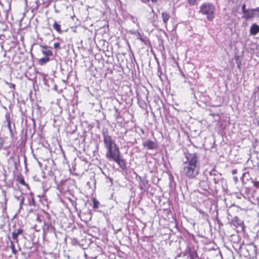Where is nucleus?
Listing matches in <instances>:
<instances>
[{
  "mask_svg": "<svg viewBox=\"0 0 259 259\" xmlns=\"http://www.w3.org/2000/svg\"><path fill=\"white\" fill-rule=\"evenodd\" d=\"M254 186H256V187H257L259 186V182H256L255 183H254Z\"/></svg>",
  "mask_w": 259,
  "mask_h": 259,
  "instance_id": "7c9ffc66",
  "label": "nucleus"
},
{
  "mask_svg": "<svg viewBox=\"0 0 259 259\" xmlns=\"http://www.w3.org/2000/svg\"><path fill=\"white\" fill-rule=\"evenodd\" d=\"M185 157L186 161H184L183 165L195 166L196 167H200V164L198 160V157L195 153H185Z\"/></svg>",
  "mask_w": 259,
  "mask_h": 259,
  "instance_id": "7ed1b4c3",
  "label": "nucleus"
},
{
  "mask_svg": "<svg viewBox=\"0 0 259 259\" xmlns=\"http://www.w3.org/2000/svg\"><path fill=\"white\" fill-rule=\"evenodd\" d=\"M237 172V170L236 169H233L232 171H231V173L232 175H234L235 174H236Z\"/></svg>",
  "mask_w": 259,
  "mask_h": 259,
  "instance_id": "bb28decb",
  "label": "nucleus"
},
{
  "mask_svg": "<svg viewBox=\"0 0 259 259\" xmlns=\"http://www.w3.org/2000/svg\"><path fill=\"white\" fill-rule=\"evenodd\" d=\"M22 233L23 230L21 229H19L16 230H15L12 233V238L15 241L16 243H18V236L19 235L21 234Z\"/></svg>",
  "mask_w": 259,
  "mask_h": 259,
  "instance_id": "ddd939ff",
  "label": "nucleus"
},
{
  "mask_svg": "<svg viewBox=\"0 0 259 259\" xmlns=\"http://www.w3.org/2000/svg\"><path fill=\"white\" fill-rule=\"evenodd\" d=\"M151 1H152V2L154 3L157 2V0H151Z\"/></svg>",
  "mask_w": 259,
  "mask_h": 259,
  "instance_id": "72a5a7b5",
  "label": "nucleus"
},
{
  "mask_svg": "<svg viewBox=\"0 0 259 259\" xmlns=\"http://www.w3.org/2000/svg\"><path fill=\"white\" fill-rule=\"evenodd\" d=\"M231 224L236 229L240 228L242 231L244 229V224L243 221L239 219L237 216L234 217L232 221Z\"/></svg>",
  "mask_w": 259,
  "mask_h": 259,
  "instance_id": "423d86ee",
  "label": "nucleus"
},
{
  "mask_svg": "<svg viewBox=\"0 0 259 259\" xmlns=\"http://www.w3.org/2000/svg\"><path fill=\"white\" fill-rule=\"evenodd\" d=\"M103 137V141L105 147L109 148L116 145L115 142L112 139L111 137L109 135L107 128H103L102 132Z\"/></svg>",
  "mask_w": 259,
  "mask_h": 259,
  "instance_id": "20e7f679",
  "label": "nucleus"
},
{
  "mask_svg": "<svg viewBox=\"0 0 259 259\" xmlns=\"http://www.w3.org/2000/svg\"><path fill=\"white\" fill-rule=\"evenodd\" d=\"M20 183L23 185H25V182L23 179L21 180Z\"/></svg>",
  "mask_w": 259,
  "mask_h": 259,
  "instance_id": "cd10ccee",
  "label": "nucleus"
},
{
  "mask_svg": "<svg viewBox=\"0 0 259 259\" xmlns=\"http://www.w3.org/2000/svg\"><path fill=\"white\" fill-rule=\"evenodd\" d=\"M214 7L210 3L203 4L200 8V13L206 15L207 19L210 21L214 18Z\"/></svg>",
  "mask_w": 259,
  "mask_h": 259,
  "instance_id": "f257e3e1",
  "label": "nucleus"
},
{
  "mask_svg": "<svg viewBox=\"0 0 259 259\" xmlns=\"http://www.w3.org/2000/svg\"><path fill=\"white\" fill-rule=\"evenodd\" d=\"M209 176L212 178L213 181L215 184H219L222 179V175L214 169L209 172Z\"/></svg>",
  "mask_w": 259,
  "mask_h": 259,
  "instance_id": "0eeeda50",
  "label": "nucleus"
},
{
  "mask_svg": "<svg viewBox=\"0 0 259 259\" xmlns=\"http://www.w3.org/2000/svg\"><path fill=\"white\" fill-rule=\"evenodd\" d=\"M161 18L165 27H167V22L170 19V15L166 12H163L161 13Z\"/></svg>",
  "mask_w": 259,
  "mask_h": 259,
  "instance_id": "f8f14e48",
  "label": "nucleus"
},
{
  "mask_svg": "<svg viewBox=\"0 0 259 259\" xmlns=\"http://www.w3.org/2000/svg\"><path fill=\"white\" fill-rule=\"evenodd\" d=\"M93 208L94 209L98 208L99 204V202L95 198L93 199Z\"/></svg>",
  "mask_w": 259,
  "mask_h": 259,
  "instance_id": "aec40b11",
  "label": "nucleus"
},
{
  "mask_svg": "<svg viewBox=\"0 0 259 259\" xmlns=\"http://www.w3.org/2000/svg\"><path fill=\"white\" fill-rule=\"evenodd\" d=\"M54 47L56 49H60V44L59 42H56L54 44Z\"/></svg>",
  "mask_w": 259,
  "mask_h": 259,
  "instance_id": "4be33fe9",
  "label": "nucleus"
},
{
  "mask_svg": "<svg viewBox=\"0 0 259 259\" xmlns=\"http://www.w3.org/2000/svg\"><path fill=\"white\" fill-rule=\"evenodd\" d=\"M200 167L183 165L182 172L189 179L195 178L199 174Z\"/></svg>",
  "mask_w": 259,
  "mask_h": 259,
  "instance_id": "f03ea898",
  "label": "nucleus"
},
{
  "mask_svg": "<svg viewBox=\"0 0 259 259\" xmlns=\"http://www.w3.org/2000/svg\"><path fill=\"white\" fill-rule=\"evenodd\" d=\"M24 198L23 197L20 199V205L21 206L23 205V204L24 203Z\"/></svg>",
  "mask_w": 259,
  "mask_h": 259,
  "instance_id": "393cba45",
  "label": "nucleus"
},
{
  "mask_svg": "<svg viewBox=\"0 0 259 259\" xmlns=\"http://www.w3.org/2000/svg\"><path fill=\"white\" fill-rule=\"evenodd\" d=\"M113 160L118 164L119 166L122 169L125 170L126 168V162L125 160L120 158V156L117 157Z\"/></svg>",
  "mask_w": 259,
  "mask_h": 259,
  "instance_id": "9d476101",
  "label": "nucleus"
},
{
  "mask_svg": "<svg viewBox=\"0 0 259 259\" xmlns=\"http://www.w3.org/2000/svg\"><path fill=\"white\" fill-rule=\"evenodd\" d=\"M10 248H11L12 253L13 254H16L17 253V251L15 248L14 243L12 240L10 241Z\"/></svg>",
  "mask_w": 259,
  "mask_h": 259,
  "instance_id": "a211bd4d",
  "label": "nucleus"
},
{
  "mask_svg": "<svg viewBox=\"0 0 259 259\" xmlns=\"http://www.w3.org/2000/svg\"><path fill=\"white\" fill-rule=\"evenodd\" d=\"M40 47L43 49L41 52L44 55L46 56H51L53 55L52 52L50 50H48V46L40 45Z\"/></svg>",
  "mask_w": 259,
  "mask_h": 259,
  "instance_id": "2eb2a0df",
  "label": "nucleus"
},
{
  "mask_svg": "<svg viewBox=\"0 0 259 259\" xmlns=\"http://www.w3.org/2000/svg\"><path fill=\"white\" fill-rule=\"evenodd\" d=\"M53 28L58 32L61 33L62 32V30L61 29L60 25L57 23L56 21H55L53 24Z\"/></svg>",
  "mask_w": 259,
  "mask_h": 259,
  "instance_id": "f3484780",
  "label": "nucleus"
},
{
  "mask_svg": "<svg viewBox=\"0 0 259 259\" xmlns=\"http://www.w3.org/2000/svg\"><path fill=\"white\" fill-rule=\"evenodd\" d=\"M50 60L48 57L42 58L39 60V63L40 65H42L44 64L47 63Z\"/></svg>",
  "mask_w": 259,
  "mask_h": 259,
  "instance_id": "6ab92c4d",
  "label": "nucleus"
},
{
  "mask_svg": "<svg viewBox=\"0 0 259 259\" xmlns=\"http://www.w3.org/2000/svg\"><path fill=\"white\" fill-rule=\"evenodd\" d=\"M138 38L139 39L142 40V36H141V35L140 34V33H138Z\"/></svg>",
  "mask_w": 259,
  "mask_h": 259,
  "instance_id": "c756f323",
  "label": "nucleus"
},
{
  "mask_svg": "<svg viewBox=\"0 0 259 259\" xmlns=\"http://www.w3.org/2000/svg\"><path fill=\"white\" fill-rule=\"evenodd\" d=\"M188 1L190 4L194 5L196 3L197 0H188Z\"/></svg>",
  "mask_w": 259,
  "mask_h": 259,
  "instance_id": "b1692460",
  "label": "nucleus"
},
{
  "mask_svg": "<svg viewBox=\"0 0 259 259\" xmlns=\"http://www.w3.org/2000/svg\"><path fill=\"white\" fill-rule=\"evenodd\" d=\"M15 88V85L14 84H11V88Z\"/></svg>",
  "mask_w": 259,
  "mask_h": 259,
  "instance_id": "473e14b6",
  "label": "nucleus"
},
{
  "mask_svg": "<svg viewBox=\"0 0 259 259\" xmlns=\"http://www.w3.org/2000/svg\"><path fill=\"white\" fill-rule=\"evenodd\" d=\"M140 183L139 187L142 190L145 191L148 189L149 187L148 181L146 178H141L139 176Z\"/></svg>",
  "mask_w": 259,
  "mask_h": 259,
  "instance_id": "6e6552de",
  "label": "nucleus"
},
{
  "mask_svg": "<svg viewBox=\"0 0 259 259\" xmlns=\"http://www.w3.org/2000/svg\"><path fill=\"white\" fill-rule=\"evenodd\" d=\"M254 13L256 14V12L259 13V7L255 9H252Z\"/></svg>",
  "mask_w": 259,
  "mask_h": 259,
  "instance_id": "a878e982",
  "label": "nucleus"
},
{
  "mask_svg": "<svg viewBox=\"0 0 259 259\" xmlns=\"http://www.w3.org/2000/svg\"><path fill=\"white\" fill-rule=\"evenodd\" d=\"M233 180L235 181V183H237L238 182V178L237 177H234Z\"/></svg>",
  "mask_w": 259,
  "mask_h": 259,
  "instance_id": "c85d7f7f",
  "label": "nucleus"
},
{
  "mask_svg": "<svg viewBox=\"0 0 259 259\" xmlns=\"http://www.w3.org/2000/svg\"><path fill=\"white\" fill-rule=\"evenodd\" d=\"M259 32V26L256 23L253 24L250 29V33L255 35Z\"/></svg>",
  "mask_w": 259,
  "mask_h": 259,
  "instance_id": "4468645a",
  "label": "nucleus"
},
{
  "mask_svg": "<svg viewBox=\"0 0 259 259\" xmlns=\"http://www.w3.org/2000/svg\"><path fill=\"white\" fill-rule=\"evenodd\" d=\"M7 122H8V127L9 129L10 130V131L12 132V129L11 127V121L9 117L7 118Z\"/></svg>",
  "mask_w": 259,
  "mask_h": 259,
  "instance_id": "412c9836",
  "label": "nucleus"
},
{
  "mask_svg": "<svg viewBox=\"0 0 259 259\" xmlns=\"http://www.w3.org/2000/svg\"><path fill=\"white\" fill-rule=\"evenodd\" d=\"M106 149L107 151L106 156L108 159L114 160L117 157L120 156L119 149L116 145Z\"/></svg>",
  "mask_w": 259,
  "mask_h": 259,
  "instance_id": "39448f33",
  "label": "nucleus"
},
{
  "mask_svg": "<svg viewBox=\"0 0 259 259\" xmlns=\"http://www.w3.org/2000/svg\"><path fill=\"white\" fill-rule=\"evenodd\" d=\"M143 145L145 147H146L147 149L152 150L155 148V143L150 140H148L145 141L143 143Z\"/></svg>",
  "mask_w": 259,
  "mask_h": 259,
  "instance_id": "9b49d317",
  "label": "nucleus"
},
{
  "mask_svg": "<svg viewBox=\"0 0 259 259\" xmlns=\"http://www.w3.org/2000/svg\"><path fill=\"white\" fill-rule=\"evenodd\" d=\"M245 7H246V6H245V4L243 5L242 6V11L243 14H245L246 12V11L248 10L246 9Z\"/></svg>",
  "mask_w": 259,
  "mask_h": 259,
  "instance_id": "5701e85b",
  "label": "nucleus"
},
{
  "mask_svg": "<svg viewBox=\"0 0 259 259\" xmlns=\"http://www.w3.org/2000/svg\"><path fill=\"white\" fill-rule=\"evenodd\" d=\"M54 230L55 228L52 225L45 223L44 227V231L45 233H48L49 232H54Z\"/></svg>",
  "mask_w": 259,
  "mask_h": 259,
  "instance_id": "dca6fc26",
  "label": "nucleus"
},
{
  "mask_svg": "<svg viewBox=\"0 0 259 259\" xmlns=\"http://www.w3.org/2000/svg\"><path fill=\"white\" fill-rule=\"evenodd\" d=\"M255 16L258 17V14H256L253 11L252 9L250 10H248L242 16V18L246 20H248L252 18L255 17Z\"/></svg>",
  "mask_w": 259,
  "mask_h": 259,
  "instance_id": "1a4fd4ad",
  "label": "nucleus"
},
{
  "mask_svg": "<svg viewBox=\"0 0 259 259\" xmlns=\"http://www.w3.org/2000/svg\"><path fill=\"white\" fill-rule=\"evenodd\" d=\"M142 42H143L145 44H146V41L144 40V39L142 37V40H140Z\"/></svg>",
  "mask_w": 259,
  "mask_h": 259,
  "instance_id": "2f4dec72",
  "label": "nucleus"
}]
</instances>
